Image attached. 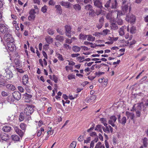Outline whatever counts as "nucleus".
Masks as SVG:
<instances>
[{
    "label": "nucleus",
    "instance_id": "nucleus-1",
    "mask_svg": "<svg viewBox=\"0 0 148 148\" xmlns=\"http://www.w3.org/2000/svg\"><path fill=\"white\" fill-rule=\"evenodd\" d=\"M121 7L122 11L121 12L118 11L117 12V16L120 15V14L122 15L126 14L127 15L128 13L130 12L131 9L130 4L123 5H122Z\"/></svg>",
    "mask_w": 148,
    "mask_h": 148
},
{
    "label": "nucleus",
    "instance_id": "nucleus-2",
    "mask_svg": "<svg viewBox=\"0 0 148 148\" xmlns=\"http://www.w3.org/2000/svg\"><path fill=\"white\" fill-rule=\"evenodd\" d=\"M0 32L3 34H5L10 32L7 26L5 25L0 24Z\"/></svg>",
    "mask_w": 148,
    "mask_h": 148
},
{
    "label": "nucleus",
    "instance_id": "nucleus-3",
    "mask_svg": "<svg viewBox=\"0 0 148 148\" xmlns=\"http://www.w3.org/2000/svg\"><path fill=\"white\" fill-rule=\"evenodd\" d=\"M34 112V109L32 106H28L25 109L24 114L26 115L29 116Z\"/></svg>",
    "mask_w": 148,
    "mask_h": 148
},
{
    "label": "nucleus",
    "instance_id": "nucleus-4",
    "mask_svg": "<svg viewBox=\"0 0 148 148\" xmlns=\"http://www.w3.org/2000/svg\"><path fill=\"white\" fill-rule=\"evenodd\" d=\"M5 72L3 75V77H5L7 79H10L13 77V74L12 71L9 69L5 70Z\"/></svg>",
    "mask_w": 148,
    "mask_h": 148
},
{
    "label": "nucleus",
    "instance_id": "nucleus-5",
    "mask_svg": "<svg viewBox=\"0 0 148 148\" xmlns=\"http://www.w3.org/2000/svg\"><path fill=\"white\" fill-rule=\"evenodd\" d=\"M136 18L135 16L132 14L128 13L126 15L125 19L127 21L132 23L135 21Z\"/></svg>",
    "mask_w": 148,
    "mask_h": 148
},
{
    "label": "nucleus",
    "instance_id": "nucleus-6",
    "mask_svg": "<svg viewBox=\"0 0 148 148\" xmlns=\"http://www.w3.org/2000/svg\"><path fill=\"white\" fill-rule=\"evenodd\" d=\"M66 35L69 38L71 37V26L69 25H66L64 26Z\"/></svg>",
    "mask_w": 148,
    "mask_h": 148
},
{
    "label": "nucleus",
    "instance_id": "nucleus-7",
    "mask_svg": "<svg viewBox=\"0 0 148 148\" xmlns=\"http://www.w3.org/2000/svg\"><path fill=\"white\" fill-rule=\"evenodd\" d=\"M4 39L7 42H10L14 41V38L12 35L9 34V33H7L5 34Z\"/></svg>",
    "mask_w": 148,
    "mask_h": 148
},
{
    "label": "nucleus",
    "instance_id": "nucleus-8",
    "mask_svg": "<svg viewBox=\"0 0 148 148\" xmlns=\"http://www.w3.org/2000/svg\"><path fill=\"white\" fill-rule=\"evenodd\" d=\"M13 98L17 100H20L21 97V94L20 92L18 91H15L12 94Z\"/></svg>",
    "mask_w": 148,
    "mask_h": 148
},
{
    "label": "nucleus",
    "instance_id": "nucleus-9",
    "mask_svg": "<svg viewBox=\"0 0 148 148\" xmlns=\"http://www.w3.org/2000/svg\"><path fill=\"white\" fill-rule=\"evenodd\" d=\"M116 118L114 116H112L110 118V120L108 121L109 123L111 125L112 127H114L115 125L114 123L116 121Z\"/></svg>",
    "mask_w": 148,
    "mask_h": 148
},
{
    "label": "nucleus",
    "instance_id": "nucleus-10",
    "mask_svg": "<svg viewBox=\"0 0 148 148\" xmlns=\"http://www.w3.org/2000/svg\"><path fill=\"white\" fill-rule=\"evenodd\" d=\"M36 12H35V10L33 9H32L29 12V14L30 15L28 17V19L30 21L32 19H34L35 17V14Z\"/></svg>",
    "mask_w": 148,
    "mask_h": 148
},
{
    "label": "nucleus",
    "instance_id": "nucleus-11",
    "mask_svg": "<svg viewBox=\"0 0 148 148\" xmlns=\"http://www.w3.org/2000/svg\"><path fill=\"white\" fill-rule=\"evenodd\" d=\"M94 5L99 8H103L101 0H93Z\"/></svg>",
    "mask_w": 148,
    "mask_h": 148
},
{
    "label": "nucleus",
    "instance_id": "nucleus-12",
    "mask_svg": "<svg viewBox=\"0 0 148 148\" xmlns=\"http://www.w3.org/2000/svg\"><path fill=\"white\" fill-rule=\"evenodd\" d=\"M13 42L11 41L7 42V46L8 49L11 51H13L14 50L15 45L13 43Z\"/></svg>",
    "mask_w": 148,
    "mask_h": 148
},
{
    "label": "nucleus",
    "instance_id": "nucleus-13",
    "mask_svg": "<svg viewBox=\"0 0 148 148\" xmlns=\"http://www.w3.org/2000/svg\"><path fill=\"white\" fill-rule=\"evenodd\" d=\"M141 109L142 107L140 105H138L137 107L134 109V110L136 111V116L137 117H140Z\"/></svg>",
    "mask_w": 148,
    "mask_h": 148
},
{
    "label": "nucleus",
    "instance_id": "nucleus-14",
    "mask_svg": "<svg viewBox=\"0 0 148 148\" xmlns=\"http://www.w3.org/2000/svg\"><path fill=\"white\" fill-rule=\"evenodd\" d=\"M118 120L119 123H121L122 125H124L126 123V119L125 117H123L121 121V115H118Z\"/></svg>",
    "mask_w": 148,
    "mask_h": 148
},
{
    "label": "nucleus",
    "instance_id": "nucleus-15",
    "mask_svg": "<svg viewBox=\"0 0 148 148\" xmlns=\"http://www.w3.org/2000/svg\"><path fill=\"white\" fill-rule=\"evenodd\" d=\"M3 76L2 75H0V87L5 86L6 85V81L3 79Z\"/></svg>",
    "mask_w": 148,
    "mask_h": 148
},
{
    "label": "nucleus",
    "instance_id": "nucleus-16",
    "mask_svg": "<svg viewBox=\"0 0 148 148\" xmlns=\"http://www.w3.org/2000/svg\"><path fill=\"white\" fill-rule=\"evenodd\" d=\"M14 129L15 131L19 135L20 137H22L23 134V132H22L21 130L19 129L18 127L16 126L14 127Z\"/></svg>",
    "mask_w": 148,
    "mask_h": 148
},
{
    "label": "nucleus",
    "instance_id": "nucleus-17",
    "mask_svg": "<svg viewBox=\"0 0 148 148\" xmlns=\"http://www.w3.org/2000/svg\"><path fill=\"white\" fill-rule=\"evenodd\" d=\"M60 4L62 6H65L67 8L70 7L71 5V3L68 1H62L60 2Z\"/></svg>",
    "mask_w": 148,
    "mask_h": 148
},
{
    "label": "nucleus",
    "instance_id": "nucleus-18",
    "mask_svg": "<svg viewBox=\"0 0 148 148\" xmlns=\"http://www.w3.org/2000/svg\"><path fill=\"white\" fill-rule=\"evenodd\" d=\"M118 5V3L116 0H111V8L112 9H116Z\"/></svg>",
    "mask_w": 148,
    "mask_h": 148
},
{
    "label": "nucleus",
    "instance_id": "nucleus-19",
    "mask_svg": "<svg viewBox=\"0 0 148 148\" xmlns=\"http://www.w3.org/2000/svg\"><path fill=\"white\" fill-rule=\"evenodd\" d=\"M106 18L109 20V21L110 22H111L114 20V19L112 17V15L111 13L108 12L107 13L106 15Z\"/></svg>",
    "mask_w": 148,
    "mask_h": 148
},
{
    "label": "nucleus",
    "instance_id": "nucleus-20",
    "mask_svg": "<svg viewBox=\"0 0 148 148\" xmlns=\"http://www.w3.org/2000/svg\"><path fill=\"white\" fill-rule=\"evenodd\" d=\"M6 88L10 90L14 91L15 90L14 86L11 84H8L6 85Z\"/></svg>",
    "mask_w": 148,
    "mask_h": 148
},
{
    "label": "nucleus",
    "instance_id": "nucleus-21",
    "mask_svg": "<svg viewBox=\"0 0 148 148\" xmlns=\"http://www.w3.org/2000/svg\"><path fill=\"white\" fill-rule=\"evenodd\" d=\"M55 39L60 42H62L64 40V37L63 36L57 35L56 36Z\"/></svg>",
    "mask_w": 148,
    "mask_h": 148
},
{
    "label": "nucleus",
    "instance_id": "nucleus-22",
    "mask_svg": "<svg viewBox=\"0 0 148 148\" xmlns=\"http://www.w3.org/2000/svg\"><path fill=\"white\" fill-rule=\"evenodd\" d=\"M110 27L111 29L114 30H117L118 28V26L117 24L115 23H112V22L110 24Z\"/></svg>",
    "mask_w": 148,
    "mask_h": 148
},
{
    "label": "nucleus",
    "instance_id": "nucleus-23",
    "mask_svg": "<svg viewBox=\"0 0 148 148\" xmlns=\"http://www.w3.org/2000/svg\"><path fill=\"white\" fill-rule=\"evenodd\" d=\"M28 78L27 75H24L23 77V82L24 85H26L28 82Z\"/></svg>",
    "mask_w": 148,
    "mask_h": 148
},
{
    "label": "nucleus",
    "instance_id": "nucleus-24",
    "mask_svg": "<svg viewBox=\"0 0 148 148\" xmlns=\"http://www.w3.org/2000/svg\"><path fill=\"white\" fill-rule=\"evenodd\" d=\"M126 28L125 26H122L121 28H120L119 29V35L121 36H122L124 35L125 32L124 31V29Z\"/></svg>",
    "mask_w": 148,
    "mask_h": 148
},
{
    "label": "nucleus",
    "instance_id": "nucleus-25",
    "mask_svg": "<svg viewBox=\"0 0 148 148\" xmlns=\"http://www.w3.org/2000/svg\"><path fill=\"white\" fill-rule=\"evenodd\" d=\"M11 130V127L8 125H5L3 128V131L6 132H8Z\"/></svg>",
    "mask_w": 148,
    "mask_h": 148
},
{
    "label": "nucleus",
    "instance_id": "nucleus-26",
    "mask_svg": "<svg viewBox=\"0 0 148 148\" xmlns=\"http://www.w3.org/2000/svg\"><path fill=\"white\" fill-rule=\"evenodd\" d=\"M12 140L14 141H18L20 140V138L17 135H14L11 136Z\"/></svg>",
    "mask_w": 148,
    "mask_h": 148
},
{
    "label": "nucleus",
    "instance_id": "nucleus-27",
    "mask_svg": "<svg viewBox=\"0 0 148 148\" xmlns=\"http://www.w3.org/2000/svg\"><path fill=\"white\" fill-rule=\"evenodd\" d=\"M94 148H105L104 145H101V143L99 142L96 144Z\"/></svg>",
    "mask_w": 148,
    "mask_h": 148
},
{
    "label": "nucleus",
    "instance_id": "nucleus-28",
    "mask_svg": "<svg viewBox=\"0 0 148 148\" xmlns=\"http://www.w3.org/2000/svg\"><path fill=\"white\" fill-rule=\"evenodd\" d=\"M73 7V8L77 11H79L81 9V7L79 4H76L74 5Z\"/></svg>",
    "mask_w": 148,
    "mask_h": 148
},
{
    "label": "nucleus",
    "instance_id": "nucleus-29",
    "mask_svg": "<svg viewBox=\"0 0 148 148\" xmlns=\"http://www.w3.org/2000/svg\"><path fill=\"white\" fill-rule=\"evenodd\" d=\"M108 81V79H105L104 77H103L102 78L100 79H99V82L100 83L102 82L104 83V85H106L107 84V82Z\"/></svg>",
    "mask_w": 148,
    "mask_h": 148
},
{
    "label": "nucleus",
    "instance_id": "nucleus-30",
    "mask_svg": "<svg viewBox=\"0 0 148 148\" xmlns=\"http://www.w3.org/2000/svg\"><path fill=\"white\" fill-rule=\"evenodd\" d=\"M106 127H102V128L103 131L107 133H109L110 132L109 128L107 125L105 126Z\"/></svg>",
    "mask_w": 148,
    "mask_h": 148
},
{
    "label": "nucleus",
    "instance_id": "nucleus-31",
    "mask_svg": "<svg viewBox=\"0 0 148 148\" xmlns=\"http://www.w3.org/2000/svg\"><path fill=\"white\" fill-rule=\"evenodd\" d=\"M111 0L108 1L105 5V7L108 8H111Z\"/></svg>",
    "mask_w": 148,
    "mask_h": 148
},
{
    "label": "nucleus",
    "instance_id": "nucleus-32",
    "mask_svg": "<svg viewBox=\"0 0 148 148\" xmlns=\"http://www.w3.org/2000/svg\"><path fill=\"white\" fill-rule=\"evenodd\" d=\"M87 37V35H84L82 34H80L79 35V39L83 40L86 39Z\"/></svg>",
    "mask_w": 148,
    "mask_h": 148
},
{
    "label": "nucleus",
    "instance_id": "nucleus-33",
    "mask_svg": "<svg viewBox=\"0 0 148 148\" xmlns=\"http://www.w3.org/2000/svg\"><path fill=\"white\" fill-rule=\"evenodd\" d=\"M100 121H101L102 123H103L104 126L107 125V124L106 123L107 121L106 119L105 118H102L100 119Z\"/></svg>",
    "mask_w": 148,
    "mask_h": 148
},
{
    "label": "nucleus",
    "instance_id": "nucleus-34",
    "mask_svg": "<svg viewBox=\"0 0 148 148\" xmlns=\"http://www.w3.org/2000/svg\"><path fill=\"white\" fill-rule=\"evenodd\" d=\"M81 48L77 46H73V50L75 52H77L80 51Z\"/></svg>",
    "mask_w": 148,
    "mask_h": 148
},
{
    "label": "nucleus",
    "instance_id": "nucleus-35",
    "mask_svg": "<svg viewBox=\"0 0 148 148\" xmlns=\"http://www.w3.org/2000/svg\"><path fill=\"white\" fill-rule=\"evenodd\" d=\"M118 16H117V20L116 21L117 23L119 25H123V21L122 19L120 18H119L118 17Z\"/></svg>",
    "mask_w": 148,
    "mask_h": 148
},
{
    "label": "nucleus",
    "instance_id": "nucleus-36",
    "mask_svg": "<svg viewBox=\"0 0 148 148\" xmlns=\"http://www.w3.org/2000/svg\"><path fill=\"white\" fill-rule=\"evenodd\" d=\"M88 36L87 38V40L89 41H93L95 40V37L92 36L91 35H87Z\"/></svg>",
    "mask_w": 148,
    "mask_h": 148
},
{
    "label": "nucleus",
    "instance_id": "nucleus-37",
    "mask_svg": "<svg viewBox=\"0 0 148 148\" xmlns=\"http://www.w3.org/2000/svg\"><path fill=\"white\" fill-rule=\"evenodd\" d=\"M24 113L21 112L19 116V119L20 121H23L24 119Z\"/></svg>",
    "mask_w": 148,
    "mask_h": 148
},
{
    "label": "nucleus",
    "instance_id": "nucleus-38",
    "mask_svg": "<svg viewBox=\"0 0 148 148\" xmlns=\"http://www.w3.org/2000/svg\"><path fill=\"white\" fill-rule=\"evenodd\" d=\"M56 8L58 11H59V12L60 14H61L62 12V10L61 7L60 5H57L56 6Z\"/></svg>",
    "mask_w": 148,
    "mask_h": 148
},
{
    "label": "nucleus",
    "instance_id": "nucleus-39",
    "mask_svg": "<svg viewBox=\"0 0 148 148\" xmlns=\"http://www.w3.org/2000/svg\"><path fill=\"white\" fill-rule=\"evenodd\" d=\"M110 31L109 29H105L103 30L102 32V34L103 35H107L108 34Z\"/></svg>",
    "mask_w": 148,
    "mask_h": 148
},
{
    "label": "nucleus",
    "instance_id": "nucleus-40",
    "mask_svg": "<svg viewBox=\"0 0 148 148\" xmlns=\"http://www.w3.org/2000/svg\"><path fill=\"white\" fill-rule=\"evenodd\" d=\"M47 32L48 34L51 35H53L54 33V32L53 29L50 28H49L48 29Z\"/></svg>",
    "mask_w": 148,
    "mask_h": 148
},
{
    "label": "nucleus",
    "instance_id": "nucleus-41",
    "mask_svg": "<svg viewBox=\"0 0 148 148\" xmlns=\"http://www.w3.org/2000/svg\"><path fill=\"white\" fill-rule=\"evenodd\" d=\"M136 31V27L134 26H132L130 29V32L132 34H134L135 33Z\"/></svg>",
    "mask_w": 148,
    "mask_h": 148
},
{
    "label": "nucleus",
    "instance_id": "nucleus-42",
    "mask_svg": "<svg viewBox=\"0 0 148 148\" xmlns=\"http://www.w3.org/2000/svg\"><path fill=\"white\" fill-rule=\"evenodd\" d=\"M76 141H73L70 145V148H75L76 146Z\"/></svg>",
    "mask_w": 148,
    "mask_h": 148
},
{
    "label": "nucleus",
    "instance_id": "nucleus-43",
    "mask_svg": "<svg viewBox=\"0 0 148 148\" xmlns=\"http://www.w3.org/2000/svg\"><path fill=\"white\" fill-rule=\"evenodd\" d=\"M92 8V7L90 5H87L85 7V9L86 10H90Z\"/></svg>",
    "mask_w": 148,
    "mask_h": 148
},
{
    "label": "nucleus",
    "instance_id": "nucleus-44",
    "mask_svg": "<svg viewBox=\"0 0 148 148\" xmlns=\"http://www.w3.org/2000/svg\"><path fill=\"white\" fill-rule=\"evenodd\" d=\"M143 143L144 146L145 147H147V138H144L143 140Z\"/></svg>",
    "mask_w": 148,
    "mask_h": 148
},
{
    "label": "nucleus",
    "instance_id": "nucleus-45",
    "mask_svg": "<svg viewBox=\"0 0 148 148\" xmlns=\"http://www.w3.org/2000/svg\"><path fill=\"white\" fill-rule=\"evenodd\" d=\"M14 62L17 67L20 66V61L18 59H16L14 60Z\"/></svg>",
    "mask_w": 148,
    "mask_h": 148
},
{
    "label": "nucleus",
    "instance_id": "nucleus-46",
    "mask_svg": "<svg viewBox=\"0 0 148 148\" xmlns=\"http://www.w3.org/2000/svg\"><path fill=\"white\" fill-rule=\"evenodd\" d=\"M2 136H1V138H0V139H1L3 141H6L7 140V136L4 135V134L3 133H2Z\"/></svg>",
    "mask_w": 148,
    "mask_h": 148
},
{
    "label": "nucleus",
    "instance_id": "nucleus-47",
    "mask_svg": "<svg viewBox=\"0 0 148 148\" xmlns=\"http://www.w3.org/2000/svg\"><path fill=\"white\" fill-rule=\"evenodd\" d=\"M24 97H25V99H29L32 97V95L26 93L24 94Z\"/></svg>",
    "mask_w": 148,
    "mask_h": 148
},
{
    "label": "nucleus",
    "instance_id": "nucleus-48",
    "mask_svg": "<svg viewBox=\"0 0 148 148\" xmlns=\"http://www.w3.org/2000/svg\"><path fill=\"white\" fill-rule=\"evenodd\" d=\"M121 1L122 5H130V3L128 1H127V0H121Z\"/></svg>",
    "mask_w": 148,
    "mask_h": 148
},
{
    "label": "nucleus",
    "instance_id": "nucleus-49",
    "mask_svg": "<svg viewBox=\"0 0 148 148\" xmlns=\"http://www.w3.org/2000/svg\"><path fill=\"white\" fill-rule=\"evenodd\" d=\"M56 31L58 33L61 35H63L64 34V32L61 29L58 28L56 29Z\"/></svg>",
    "mask_w": 148,
    "mask_h": 148
},
{
    "label": "nucleus",
    "instance_id": "nucleus-50",
    "mask_svg": "<svg viewBox=\"0 0 148 148\" xmlns=\"http://www.w3.org/2000/svg\"><path fill=\"white\" fill-rule=\"evenodd\" d=\"M20 127L23 130H25L26 127V125L23 123H21L20 125Z\"/></svg>",
    "mask_w": 148,
    "mask_h": 148
},
{
    "label": "nucleus",
    "instance_id": "nucleus-51",
    "mask_svg": "<svg viewBox=\"0 0 148 148\" xmlns=\"http://www.w3.org/2000/svg\"><path fill=\"white\" fill-rule=\"evenodd\" d=\"M47 7L46 5H44L42 8L41 9V11L44 13L46 12L47 10Z\"/></svg>",
    "mask_w": 148,
    "mask_h": 148
},
{
    "label": "nucleus",
    "instance_id": "nucleus-52",
    "mask_svg": "<svg viewBox=\"0 0 148 148\" xmlns=\"http://www.w3.org/2000/svg\"><path fill=\"white\" fill-rule=\"evenodd\" d=\"M102 125H98L96 126V127L95 129V130H98L99 129L102 128V127H103Z\"/></svg>",
    "mask_w": 148,
    "mask_h": 148
},
{
    "label": "nucleus",
    "instance_id": "nucleus-53",
    "mask_svg": "<svg viewBox=\"0 0 148 148\" xmlns=\"http://www.w3.org/2000/svg\"><path fill=\"white\" fill-rule=\"evenodd\" d=\"M73 42L72 40L70 39L69 38H66L65 40V42L67 43H68L69 44H71Z\"/></svg>",
    "mask_w": 148,
    "mask_h": 148
},
{
    "label": "nucleus",
    "instance_id": "nucleus-54",
    "mask_svg": "<svg viewBox=\"0 0 148 148\" xmlns=\"http://www.w3.org/2000/svg\"><path fill=\"white\" fill-rule=\"evenodd\" d=\"M102 8H99V9L98 11L96 10V12H95V13L97 14V15H98L101 14L102 12Z\"/></svg>",
    "mask_w": 148,
    "mask_h": 148
},
{
    "label": "nucleus",
    "instance_id": "nucleus-55",
    "mask_svg": "<svg viewBox=\"0 0 148 148\" xmlns=\"http://www.w3.org/2000/svg\"><path fill=\"white\" fill-rule=\"evenodd\" d=\"M1 95L4 97L8 96L9 95L8 93L4 91H2L1 92Z\"/></svg>",
    "mask_w": 148,
    "mask_h": 148
},
{
    "label": "nucleus",
    "instance_id": "nucleus-56",
    "mask_svg": "<svg viewBox=\"0 0 148 148\" xmlns=\"http://www.w3.org/2000/svg\"><path fill=\"white\" fill-rule=\"evenodd\" d=\"M75 76L73 75H69L68 76V78L69 79H75Z\"/></svg>",
    "mask_w": 148,
    "mask_h": 148
},
{
    "label": "nucleus",
    "instance_id": "nucleus-57",
    "mask_svg": "<svg viewBox=\"0 0 148 148\" xmlns=\"http://www.w3.org/2000/svg\"><path fill=\"white\" fill-rule=\"evenodd\" d=\"M46 40L48 43H49L52 41V39L51 38H46Z\"/></svg>",
    "mask_w": 148,
    "mask_h": 148
},
{
    "label": "nucleus",
    "instance_id": "nucleus-58",
    "mask_svg": "<svg viewBox=\"0 0 148 148\" xmlns=\"http://www.w3.org/2000/svg\"><path fill=\"white\" fill-rule=\"evenodd\" d=\"M14 119L13 115H10L9 116L7 119L8 121H10V120H12Z\"/></svg>",
    "mask_w": 148,
    "mask_h": 148
},
{
    "label": "nucleus",
    "instance_id": "nucleus-59",
    "mask_svg": "<svg viewBox=\"0 0 148 148\" xmlns=\"http://www.w3.org/2000/svg\"><path fill=\"white\" fill-rule=\"evenodd\" d=\"M104 21V18L103 16L101 17L99 19V22L101 24H103V22Z\"/></svg>",
    "mask_w": 148,
    "mask_h": 148
},
{
    "label": "nucleus",
    "instance_id": "nucleus-60",
    "mask_svg": "<svg viewBox=\"0 0 148 148\" xmlns=\"http://www.w3.org/2000/svg\"><path fill=\"white\" fill-rule=\"evenodd\" d=\"M95 13V12L94 10H93L92 8V9H91V10H90L89 11V15H90L92 16H93L94 14Z\"/></svg>",
    "mask_w": 148,
    "mask_h": 148
},
{
    "label": "nucleus",
    "instance_id": "nucleus-61",
    "mask_svg": "<svg viewBox=\"0 0 148 148\" xmlns=\"http://www.w3.org/2000/svg\"><path fill=\"white\" fill-rule=\"evenodd\" d=\"M91 140V137H89L86 138V140H85L84 141V143H89L90 141Z\"/></svg>",
    "mask_w": 148,
    "mask_h": 148
},
{
    "label": "nucleus",
    "instance_id": "nucleus-62",
    "mask_svg": "<svg viewBox=\"0 0 148 148\" xmlns=\"http://www.w3.org/2000/svg\"><path fill=\"white\" fill-rule=\"evenodd\" d=\"M18 90L21 92H24V89L22 86H18Z\"/></svg>",
    "mask_w": 148,
    "mask_h": 148
},
{
    "label": "nucleus",
    "instance_id": "nucleus-63",
    "mask_svg": "<svg viewBox=\"0 0 148 148\" xmlns=\"http://www.w3.org/2000/svg\"><path fill=\"white\" fill-rule=\"evenodd\" d=\"M53 78L52 80H53L54 82L55 83H57L58 82V78L57 77L54 75H53Z\"/></svg>",
    "mask_w": 148,
    "mask_h": 148
},
{
    "label": "nucleus",
    "instance_id": "nucleus-64",
    "mask_svg": "<svg viewBox=\"0 0 148 148\" xmlns=\"http://www.w3.org/2000/svg\"><path fill=\"white\" fill-rule=\"evenodd\" d=\"M55 4V2L53 0H50L49 2V5H53Z\"/></svg>",
    "mask_w": 148,
    "mask_h": 148
}]
</instances>
